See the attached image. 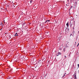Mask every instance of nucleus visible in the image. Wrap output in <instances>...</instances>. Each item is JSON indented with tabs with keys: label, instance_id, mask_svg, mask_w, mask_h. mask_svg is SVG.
<instances>
[{
	"label": "nucleus",
	"instance_id": "2eb2a0df",
	"mask_svg": "<svg viewBox=\"0 0 79 79\" xmlns=\"http://www.w3.org/2000/svg\"><path fill=\"white\" fill-rule=\"evenodd\" d=\"M71 35H72V34H70V36H71Z\"/></svg>",
	"mask_w": 79,
	"mask_h": 79
},
{
	"label": "nucleus",
	"instance_id": "f03ea898",
	"mask_svg": "<svg viewBox=\"0 0 79 79\" xmlns=\"http://www.w3.org/2000/svg\"><path fill=\"white\" fill-rule=\"evenodd\" d=\"M73 77H74L75 79H76L77 77H76V73H75L73 75Z\"/></svg>",
	"mask_w": 79,
	"mask_h": 79
},
{
	"label": "nucleus",
	"instance_id": "a211bd4d",
	"mask_svg": "<svg viewBox=\"0 0 79 79\" xmlns=\"http://www.w3.org/2000/svg\"><path fill=\"white\" fill-rule=\"evenodd\" d=\"M64 52H65V50H64Z\"/></svg>",
	"mask_w": 79,
	"mask_h": 79
},
{
	"label": "nucleus",
	"instance_id": "4be33fe9",
	"mask_svg": "<svg viewBox=\"0 0 79 79\" xmlns=\"http://www.w3.org/2000/svg\"><path fill=\"white\" fill-rule=\"evenodd\" d=\"M73 28L74 29V27H73Z\"/></svg>",
	"mask_w": 79,
	"mask_h": 79
},
{
	"label": "nucleus",
	"instance_id": "9d476101",
	"mask_svg": "<svg viewBox=\"0 0 79 79\" xmlns=\"http://www.w3.org/2000/svg\"><path fill=\"white\" fill-rule=\"evenodd\" d=\"M64 57H65V58H66V56H65Z\"/></svg>",
	"mask_w": 79,
	"mask_h": 79
},
{
	"label": "nucleus",
	"instance_id": "6e6552de",
	"mask_svg": "<svg viewBox=\"0 0 79 79\" xmlns=\"http://www.w3.org/2000/svg\"><path fill=\"white\" fill-rule=\"evenodd\" d=\"M47 21H48V20H46V21L45 22V23H46L47 22Z\"/></svg>",
	"mask_w": 79,
	"mask_h": 79
},
{
	"label": "nucleus",
	"instance_id": "423d86ee",
	"mask_svg": "<svg viewBox=\"0 0 79 79\" xmlns=\"http://www.w3.org/2000/svg\"><path fill=\"white\" fill-rule=\"evenodd\" d=\"M0 25H2V26H3V24H0Z\"/></svg>",
	"mask_w": 79,
	"mask_h": 79
},
{
	"label": "nucleus",
	"instance_id": "39448f33",
	"mask_svg": "<svg viewBox=\"0 0 79 79\" xmlns=\"http://www.w3.org/2000/svg\"><path fill=\"white\" fill-rule=\"evenodd\" d=\"M66 26H67L68 27L69 26V22H68L66 24Z\"/></svg>",
	"mask_w": 79,
	"mask_h": 79
},
{
	"label": "nucleus",
	"instance_id": "dca6fc26",
	"mask_svg": "<svg viewBox=\"0 0 79 79\" xmlns=\"http://www.w3.org/2000/svg\"><path fill=\"white\" fill-rule=\"evenodd\" d=\"M78 67H79V64H78Z\"/></svg>",
	"mask_w": 79,
	"mask_h": 79
},
{
	"label": "nucleus",
	"instance_id": "aec40b11",
	"mask_svg": "<svg viewBox=\"0 0 79 79\" xmlns=\"http://www.w3.org/2000/svg\"><path fill=\"white\" fill-rule=\"evenodd\" d=\"M64 75L63 77H64Z\"/></svg>",
	"mask_w": 79,
	"mask_h": 79
},
{
	"label": "nucleus",
	"instance_id": "ddd939ff",
	"mask_svg": "<svg viewBox=\"0 0 79 79\" xmlns=\"http://www.w3.org/2000/svg\"><path fill=\"white\" fill-rule=\"evenodd\" d=\"M50 21V20H48V21L49 22Z\"/></svg>",
	"mask_w": 79,
	"mask_h": 79
},
{
	"label": "nucleus",
	"instance_id": "9b49d317",
	"mask_svg": "<svg viewBox=\"0 0 79 79\" xmlns=\"http://www.w3.org/2000/svg\"><path fill=\"white\" fill-rule=\"evenodd\" d=\"M31 2H32V1H30V3H31Z\"/></svg>",
	"mask_w": 79,
	"mask_h": 79
},
{
	"label": "nucleus",
	"instance_id": "f257e3e1",
	"mask_svg": "<svg viewBox=\"0 0 79 79\" xmlns=\"http://www.w3.org/2000/svg\"><path fill=\"white\" fill-rule=\"evenodd\" d=\"M69 29H67V28H66V29H65V31L66 32H69Z\"/></svg>",
	"mask_w": 79,
	"mask_h": 79
},
{
	"label": "nucleus",
	"instance_id": "6ab92c4d",
	"mask_svg": "<svg viewBox=\"0 0 79 79\" xmlns=\"http://www.w3.org/2000/svg\"><path fill=\"white\" fill-rule=\"evenodd\" d=\"M2 28L0 29L1 31L2 30Z\"/></svg>",
	"mask_w": 79,
	"mask_h": 79
},
{
	"label": "nucleus",
	"instance_id": "f3484780",
	"mask_svg": "<svg viewBox=\"0 0 79 79\" xmlns=\"http://www.w3.org/2000/svg\"><path fill=\"white\" fill-rule=\"evenodd\" d=\"M72 7H73V6H72L71 7V8H72Z\"/></svg>",
	"mask_w": 79,
	"mask_h": 79
},
{
	"label": "nucleus",
	"instance_id": "f8f14e48",
	"mask_svg": "<svg viewBox=\"0 0 79 79\" xmlns=\"http://www.w3.org/2000/svg\"><path fill=\"white\" fill-rule=\"evenodd\" d=\"M79 44H78V45H77V47H78V46H79Z\"/></svg>",
	"mask_w": 79,
	"mask_h": 79
},
{
	"label": "nucleus",
	"instance_id": "0eeeda50",
	"mask_svg": "<svg viewBox=\"0 0 79 79\" xmlns=\"http://www.w3.org/2000/svg\"><path fill=\"white\" fill-rule=\"evenodd\" d=\"M15 36H18V35H16V34H15Z\"/></svg>",
	"mask_w": 79,
	"mask_h": 79
},
{
	"label": "nucleus",
	"instance_id": "5701e85b",
	"mask_svg": "<svg viewBox=\"0 0 79 79\" xmlns=\"http://www.w3.org/2000/svg\"><path fill=\"white\" fill-rule=\"evenodd\" d=\"M78 44H79V43H78Z\"/></svg>",
	"mask_w": 79,
	"mask_h": 79
},
{
	"label": "nucleus",
	"instance_id": "4468645a",
	"mask_svg": "<svg viewBox=\"0 0 79 79\" xmlns=\"http://www.w3.org/2000/svg\"><path fill=\"white\" fill-rule=\"evenodd\" d=\"M15 34H16V35H18V34H17V33H15Z\"/></svg>",
	"mask_w": 79,
	"mask_h": 79
},
{
	"label": "nucleus",
	"instance_id": "7ed1b4c3",
	"mask_svg": "<svg viewBox=\"0 0 79 79\" xmlns=\"http://www.w3.org/2000/svg\"><path fill=\"white\" fill-rule=\"evenodd\" d=\"M73 22H70V27H72V25H73Z\"/></svg>",
	"mask_w": 79,
	"mask_h": 79
},
{
	"label": "nucleus",
	"instance_id": "b1692460",
	"mask_svg": "<svg viewBox=\"0 0 79 79\" xmlns=\"http://www.w3.org/2000/svg\"><path fill=\"white\" fill-rule=\"evenodd\" d=\"M35 68H36V67H35Z\"/></svg>",
	"mask_w": 79,
	"mask_h": 79
},
{
	"label": "nucleus",
	"instance_id": "412c9836",
	"mask_svg": "<svg viewBox=\"0 0 79 79\" xmlns=\"http://www.w3.org/2000/svg\"><path fill=\"white\" fill-rule=\"evenodd\" d=\"M23 58H24V57H23Z\"/></svg>",
	"mask_w": 79,
	"mask_h": 79
},
{
	"label": "nucleus",
	"instance_id": "1a4fd4ad",
	"mask_svg": "<svg viewBox=\"0 0 79 79\" xmlns=\"http://www.w3.org/2000/svg\"><path fill=\"white\" fill-rule=\"evenodd\" d=\"M7 79H10V77H9L8 78H7Z\"/></svg>",
	"mask_w": 79,
	"mask_h": 79
},
{
	"label": "nucleus",
	"instance_id": "20e7f679",
	"mask_svg": "<svg viewBox=\"0 0 79 79\" xmlns=\"http://www.w3.org/2000/svg\"><path fill=\"white\" fill-rule=\"evenodd\" d=\"M59 55H61V53L60 52H59L58 54H57V56H58Z\"/></svg>",
	"mask_w": 79,
	"mask_h": 79
}]
</instances>
